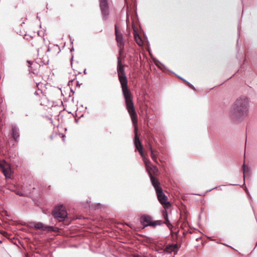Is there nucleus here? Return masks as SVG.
Here are the masks:
<instances>
[{"instance_id": "13", "label": "nucleus", "mask_w": 257, "mask_h": 257, "mask_svg": "<svg viewBox=\"0 0 257 257\" xmlns=\"http://www.w3.org/2000/svg\"><path fill=\"white\" fill-rule=\"evenodd\" d=\"M12 136L14 139L17 141L19 138V130L16 126L12 127Z\"/></svg>"}, {"instance_id": "2", "label": "nucleus", "mask_w": 257, "mask_h": 257, "mask_svg": "<svg viewBox=\"0 0 257 257\" xmlns=\"http://www.w3.org/2000/svg\"><path fill=\"white\" fill-rule=\"evenodd\" d=\"M248 100L245 97L237 99L232 106L231 113L237 117L247 114L248 111Z\"/></svg>"}, {"instance_id": "14", "label": "nucleus", "mask_w": 257, "mask_h": 257, "mask_svg": "<svg viewBox=\"0 0 257 257\" xmlns=\"http://www.w3.org/2000/svg\"><path fill=\"white\" fill-rule=\"evenodd\" d=\"M134 38L136 43L139 46H142L143 45V42L140 37V36L134 31Z\"/></svg>"}, {"instance_id": "12", "label": "nucleus", "mask_w": 257, "mask_h": 257, "mask_svg": "<svg viewBox=\"0 0 257 257\" xmlns=\"http://www.w3.org/2000/svg\"><path fill=\"white\" fill-rule=\"evenodd\" d=\"M147 170L148 172V173L150 175V177L151 181H152V178H155L153 176L152 174L156 175L159 172V170H158L157 167L154 165H151L150 167V169Z\"/></svg>"}, {"instance_id": "7", "label": "nucleus", "mask_w": 257, "mask_h": 257, "mask_svg": "<svg viewBox=\"0 0 257 257\" xmlns=\"http://www.w3.org/2000/svg\"><path fill=\"white\" fill-rule=\"evenodd\" d=\"M115 33L117 46L119 48V55H121L123 50L124 43L122 39V35L118 31L116 25L115 26Z\"/></svg>"}, {"instance_id": "15", "label": "nucleus", "mask_w": 257, "mask_h": 257, "mask_svg": "<svg viewBox=\"0 0 257 257\" xmlns=\"http://www.w3.org/2000/svg\"><path fill=\"white\" fill-rule=\"evenodd\" d=\"M100 7L102 12H105L107 9L106 0H100Z\"/></svg>"}, {"instance_id": "17", "label": "nucleus", "mask_w": 257, "mask_h": 257, "mask_svg": "<svg viewBox=\"0 0 257 257\" xmlns=\"http://www.w3.org/2000/svg\"><path fill=\"white\" fill-rule=\"evenodd\" d=\"M143 161L144 162V163L145 164V166H146V169L147 170H149L150 169V166L152 165L151 164V162L150 161L147 159V158H146L145 157H144V155H143Z\"/></svg>"}, {"instance_id": "3", "label": "nucleus", "mask_w": 257, "mask_h": 257, "mask_svg": "<svg viewBox=\"0 0 257 257\" xmlns=\"http://www.w3.org/2000/svg\"><path fill=\"white\" fill-rule=\"evenodd\" d=\"M152 184L156 190L158 199L160 203L165 209L169 208L171 206V204L167 201V197L163 192L158 180L156 178H152Z\"/></svg>"}, {"instance_id": "10", "label": "nucleus", "mask_w": 257, "mask_h": 257, "mask_svg": "<svg viewBox=\"0 0 257 257\" xmlns=\"http://www.w3.org/2000/svg\"><path fill=\"white\" fill-rule=\"evenodd\" d=\"M33 227L41 230L54 231V228L52 226L45 225L41 222L34 223Z\"/></svg>"}, {"instance_id": "22", "label": "nucleus", "mask_w": 257, "mask_h": 257, "mask_svg": "<svg viewBox=\"0 0 257 257\" xmlns=\"http://www.w3.org/2000/svg\"><path fill=\"white\" fill-rule=\"evenodd\" d=\"M52 48H57V49L58 48V49H59V48L57 46H53Z\"/></svg>"}, {"instance_id": "8", "label": "nucleus", "mask_w": 257, "mask_h": 257, "mask_svg": "<svg viewBox=\"0 0 257 257\" xmlns=\"http://www.w3.org/2000/svg\"><path fill=\"white\" fill-rule=\"evenodd\" d=\"M0 168L6 178H11L12 171L9 165L5 160H0Z\"/></svg>"}, {"instance_id": "16", "label": "nucleus", "mask_w": 257, "mask_h": 257, "mask_svg": "<svg viewBox=\"0 0 257 257\" xmlns=\"http://www.w3.org/2000/svg\"><path fill=\"white\" fill-rule=\"evenodd\" d=\"M150 150H151V157L152 160L156 163H158L157 162V155L158 153L157 152H154L151 147H150Z\"/></svg>"}, {"instance_id": "19", "label": "nucleus", "mask_w": 257, "mask_h": 257, "mask_svg": "<svg viewBox=\"0 0 257 257\" xmlns=\"http://www.w3.org/2000/svg\"><path fill=\"white\" fill-rule=\"evenodd\" d=\"M28 192H26V191H23V192H20V191H18L16 192V194L20 195V196H27L28 195Z\"/></svg>"}, {"instance_id": "11", "label": "nucleus", "mask_w": 257, "mask_h": 257, "mask_svg": "<svg viewBox=\"0 0 257 257\" xmlns=\"http://www.w3.org/2000/svg\"><path fill=\"white\" fill-rule=\"evenodd\" d=\"M32 46L34 47L37 50L38 53L40 51V47L43 44L42 40L39 37H37L34 39H32L30 42Z\"/></svg>"}, {"instance_id": "1", "label": "nucleus", "mask_w": 257, "mask_h": 257, "mask_svg": "<svg viewBox=\"0 0 257 257\" xmlns=\"http://www.w3.org/2000/svg\"><path fill=\"white\" fill-rule=\"evenodd\" d=\"M117 72L121 85L122 92L124 98L126 108L134 122L136 121L137 113L135 109L133 96L128 88L127 79L124 71V65H122L119 57L117 58Z\"/></svg>"}, {"instance_id": "5", "label": "nucleus", "mask_w": 257, "mask_h": 257, "mask_svg": "<svg viewBox=\"0 0 257 257\" xmlns=\"http://www.w3.org/2000/svg\"><path fill=\"white\" fill-rule=\"evenodd\" d=\"M140 221L144 227L148 226H156L161 224L160 221H154L152 220V217L147 215H143L140 218Z\"/></svg>"}, {"instance_id": "18", "label": "nucleus", "mask_w": 257, "mask_h": 257, "mask_svg": "<svg viewBox=\"0 0 257 257\" xmlns=\"http://www.w3.org/2000/svg\"><path fill=\"white\" fill-rule=\"evenodd\" d=\"M163 216L165 220V223L168 224L169 223L168 213L166 211V209H165V210L163 212Z\"/></svg>"}, {"instance_id": "23", "label": "nucleus", "mask_w": 257, "mask_h": 257, "mask_svg": "<svg viewBox=\"0 0 257 257\" xmlns=\"http://www.w3.org/2000/svg\"><path fill=\"white\" fill-rule=\"evenodd\" d=\"M27 62L30 64V65L29 66V67L31 65H32V63H31L30 61H28Z\"/></svg>"}, {"instance_id": "9", "label": "nucleus", "mask_w": 257, "mask_h": 257, "mask_svg": "<svg viewBox=\"0 0 257 257\" xmlns=\"http://www.w3.org/2000/svg\"><path fill=\"white\" fill-rule=\"evenodd\" d=\"M178 247L177 244H168L165 248L162 249L160 252H164L166 253H171L172 252L176 253L178 251Z\"/></svg>"}, {"instance_id": "21", "label": "nucleus", "mask_w": 257, "mask_h": 257, "mask_svg": "<svg viewBox=\"0 0 257 257\" xmlns=\"http://www.w3.org/2000/svg\"><path fill=\"white\" fill-rule=\"evenodd\" d=\"M52 49V48H50V47H48L47 52H50Z\"/></svg>"}, {"instance_id": "4", "label": "nucleus", "mask_w": 257, "mask_h": 257, "mask_svg": "<svg viewBox=\"0 0 257 257\" xmlns=\"http://www.w3.org/2000/svg\"><path fill=\"white\" fill-rule=\"evenodd\" d=\"M52 215L59 221L64 220L67 217V211L65 207L62 205L56 206L52 212Z\"/></svg>"}, {"instance_id": "20", "label": "nucleus", "mask_w": 257, "mask_h": 257, "mask_svg": "<svg viewBox=\"0 0 257 257\" xmlns=\"http://www.w3.org/2000/svg\"><path fill=\"white\" fill-rule=\"evenodd\" d=\"M243 174H244V177H245V176L246 174L247 173V171H248V169L246 168L245 165L244 164L243 166Z\"/></svg>"}, {"instance_id": "6", "label": "nucleus", "mask_w": 257, "mask_h": 257, "mask_svg": "<svg viewBox=\"0 0 257 257\" xmlns=\"http://www.w3.org/2000/svg\"><path fill=\"white\" fill-rule=\"evenodd\" d=\"M132 123L135 127V145L136 149L138 150L139 153L141 155L142 157H143V148L141 145V142L140 141L139 138L137 136V122H138V115H137L136 121L134 122L132 117L130 116Z\"/></svg>"}]
</instances>
